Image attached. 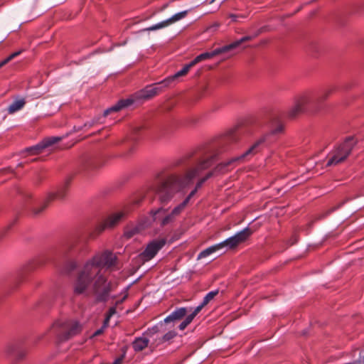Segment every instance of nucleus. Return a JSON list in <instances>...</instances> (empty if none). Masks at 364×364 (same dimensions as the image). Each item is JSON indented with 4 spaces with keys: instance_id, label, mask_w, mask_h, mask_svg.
<instances>
[{
    "instance_id": "nucleus-44",
    "label": "nucleus",
    "mask_w": 364,
    "mask_h": 364,
    "mask_svg": "<svg viewBox=\"0 0 364 364\" xmlns=\"http://www.w3.org/2000/svg\"><path fill=\"white\" fill-rule=\"evenodd\" d=\"M59 272L60 274L66 276L68 273L67 267H64L63 269H59Z\"/></svg>"
},
{
    "instance_id": "nucleus-36",
    "label": "nucleus",
    "mask_w": 364,
    "mask_h": 364,
    "mask_svg": "<svg viewBox=\"0 0 364 364\" xmlns=\"http://www.w3.org/2000/svg\"><path fill=\"white\" fill-rule=\"evenodd\" d=\"M166 213V210L165 209H163V208H159L156 210H152L151 211V213L153 214L154 215V220H156L159 218V215L160 214H164Z\"/></svg>"
},
{
    "instance_id": "nucleus-17",
    "label": "nucleus",
    "mask_w": 364,
    "mask_h": 364,
    "mask_svg": "<svg viewBox=\"0 0 364 364\" xmlns=\"http://www.w3.org/2000/svg\"><path fill=\"white\" fill-rule=\"evenodd\" d=\"M59 193H50L48 194L46 198L44 199V200L42 202V203L40 205L39 208H36L34 209V213L35 214H39L41 213L43 210L46 209V208L48 206L50 201L54 200L55 198H60Z\"/></svg>"
},
{
    "instance_id": "nucleus-6",
    "label": "nucleus",
    "mask_w": 364,
    "mask_h": 364,
    "mask_svg": "<svg viewBox=\"0 0 364 364\" xmlns=\"http://www.w3.org/2000/svg\"><path fill=\"white\" fill-rule=\"evenodd\" d=\"M153 90L151 85H147L144 89L135 92L132 97L120 100L116 105L105 110L104 116L106 117L112 112H118L123 108L127 107L137 100H148L153 97L155 96Z\"/></svg>"
},
{
    "instance_id": "nucleus-16",
    "label": "nucleus",
    "mask_w": 364,
    "mask_h": 364,
    "mask_svg": "<svg viewBox=\"0 0 364 364\" xmlns=\"http://www.w3.org/2000/svg\"><path fill=\"white\" fill-rule=\"evenodd\" d=\"M187 309L185 307L176 309L170 315L164 318V323H168L171 322L178 321L182 319L186 314Z\"/></svg>"
},
{
    "instance_id": "nucleus-3",
    "label": "nucleus",
    "mask_w": 364,
    "mask_h": 364,
    "mask_svg": "<svg viewBox=\"0 0 364 364\" xmlns=\"http://www.w3.org/2000/svg\"><path fill=\"white\" fill-rule=\"evenodd\" d=\"M332 90L326 89L321 92L319 96L312 100L311 95L307 92L296 95L293 100V105L288 111L289 118L294 119L299 114L304 113L313 105L314 103H318L324 101L330 95Z\"/></svg>"
},
{
    "instance_id": "nucleus-42",
    "label": "nucleus",
    "mask_w": 364,
    "mask_h": 364,
    "mask_svg": "<svg viewBox=\"0 0 364 364\" xmlns=\"http://www.w3.org/2000/svg\"><path fill=\"white\" fill-rule=\"evenodd\" d=\"M345 364H364V355L360 356L359 358L356 360H354L351 363H347Z\"/></svg>"
},
{
    "instance_id": "nucleus-35",
    "label": "nucleus",
    "mask_w": 364,
    "mask_h": 364,
    "mask_svg": "<svg viewBox=\"0 0 364 364\" xmlns=\"http://www.w3.org/2000/svg\"><path fill=\"white\" fill-rule=\"evenodd\" d=\"M192 322V320L189 318L188 316L185 318L183 321H182L180 325L178 326V328L180 330H184L188 324H190Z\"/></svg>"
},
{
    "instance_id": "nucleus-14",
    "label": "nucleus",
    "mask_w": 364,
    "mask_h": 364,
    "mask_svg": "<svg viewBox=\"0 0 364 364\" xmlns=\"http://www.w3.org/2000/svg\"><path fill=\"white\" fill-rule=\"evenodd\" d=\"M226 52H228L227 48H225V46H223L221 48H216L211 52H205V53H201V54L198 55L197 57H196L194 58V60H193L191 62L195 65L197 63H198L203 60H205L212 58L218 55H220L221 53H226Z\"/></svg>"
},
{
    "instance_id": "nucleus-34",
    "label": "nucleus",
    "mask_w": 364,
    "mask_h": 364,
    "mask_svg": "<svg viewBox=\"0 0 364 364\" xmlns=\"http://www.w3.org/2000/svg\"><path fill=\"white\" fill-rule=\"evenodd\" d=\"M203 184L201 183V181H198L196 182L194 188L189 193L188 195L189 198H193L195 194L197 193V191L202 187Z\"/></svg>"
},
{
    "instance_id": "nucleus-30",
    "label": "nucleus",
    "mask_w": 364,
    "mask_h": 364,
    "mask_svg": "<svg viewBox=\"0 0 364 364\" xmlns=\"http://www.w3.org/2000/svg\"><path fill=\"white\" fill-rule=\"evenodd\" d=\"M21 53V50L13 53L9 56H8L6 58H5L2 61H1L0 62V68L2 66H4V65H6V63H8L9 61H11L12 59H14L15 57L18 56Z\"/></svg>"
},
{
    "instance_id": "nucleus-39",
    "label": "nucleus",
    "mask_w": 364,
    "mask_h": 364,
    "mask_svg": "<svg viewBox=\"0 0 364 364\" xmlns=\"http://www.w3.org/2000/svg\"><path fill=\"white\" fill-rule=\"evenodd\" d=\"M212 177H213V173L208 171L203 177L199 178L198 181H201V183L203 184L206 181H208L209 178Z\"/></svg>"
},
{
    "instance_id": "nucleus-4",
    "label": "nucleus",
    "mask_w": 364,
    "mask_h": 364,
    "mask_svg": "<svg viewBox=\"0 0 364 364\" xmlns=\"http://www.w3.org/2000/svg\"><path fill=\"white\" fill-rule=\"evenodd\" d=\"M356 144L357 141L354 137H347L343 143L340 144L331 152V157L326 166H337L343 162L350 154Z\"/></svg>"
},
{
    "instance_id": "nucleus-26",
    "label": "nucleus",
    "mask_w": 364,
    "mask_h": 364,
    "mask_svg": "<svg viewBox=\"0 0 364 364\" xmlns=\"http://www.w3.org/2000/svg\"><path fill=\"white\" fill-rule=\"evenodd\" d=\"M151 86L154 90L153 92H154V95H156L159 92H161L164 88L167 87L169 85H165L164 84L162 83V80H161L159 82L154 83V84L151 85Z\"/></svg>"
},
{
    "instance_id": "nucleus-22",
    "label": "nucleus",
    "mask_w": 364,
    "mask_h": 364,
    "mask_svg": "<svg viewBox=\"0 0 364 364\" xmlns=\"http://www.w3.org/2000/svg\"><path fill=\"white\" fill-rule=\"evenodd\" d=\"M190 10H185L177 14H175L170 18H167L168 23L170 25L175 23L177 21H181V19L186 17Z\"/></svg>"
},
{
    "instance_id": "nucleus-32",
    "label": "nucleus",
    "mask_w": 364,
    "mask_h": 364,
    "mask_svg": "<svg viewBox=\"0 0 364 364\" xmlns=\"http://www.w3.org/2000/svg\"><path fill=\"white\" fill-rule=\"evenodd\" d=\"M205 306L206 305L203 304V302L202 301V303L198 306L191 314L187 316L193 321L195 316L202 310Z\"/></svg>"
},
{
    "instance_id": "nucleus-15",
    "label": "nucleus",
    "mask_w": 364,
    "mask_h": 364,
    "mask_svg": "<svg viewBox=\"0 0 364 364\" xmlns=\"http://www.w3.org/2000/svg\"><path fill=\"white\" fill-rule=\"evenodd\" d=\"M194 66L192 62L186 64L181 70L176 73L174 75H171L162 80V83L165 85H170L176 79L179 77L183 76L187 74L189 70Z\"/></svg>"
},
{
    "instance_id": "nucleus-33",
    "label": "nucleus",
    "mask_w": 364,
    "mask_h": 364,
    "mask_svg": "<svg viewBox=\"0 0 364 364\" xmlns=\"http://www.w3.org/2000/svg\"><path fill=\"white\" fill-rule=\"evenodd\" d=\"M205 306L206 305L203 304V302L202 301V303L198 306L191 314L187 316L193 321L195 316L202 310Z\"/></svg>"
},
{
    "instance_id": "nucleus-38",
    "label": "nucleus",
    "mask_w": 364,
    "mask_h": 364,
    "mask_svg": "<svg viewBox=\"0 0 364 364\" xmlns=\"http://www.w3.org/2000/svg\"><path fill=\"white\" fill-rule=\"evenodd\" d=\"M80 330V326L77 323L73 324L72 326H70V336L71 334H75L77 333Z\"/></svg>"
},
{
    "instance_id": "nucleus-5",
    "label": "nucleus",
    "mask_w": 364,
    "mask_h": 364,
    "mask_svg": "<svg viewBox=\"0 0 364 364\" xmlns=\"http://www.w3.org/2000/svg\"><path fill=\"white\" fill-rule=\"evenodd\" d=\"M46 333H51L57 337L56 347L58 350L65 352L68 349L67 339L68 336V323L66 317L55 320Z\"/></svg>"
},
{
    "instance_id": "nucleus-47",
    "label": "nucleus",
    "mask_w": 364,
    "mask_h": 364,
    "mask_svg": "<svg viewBox=\"0 0 364 364\" xmlns=\"http://www.w3.org/2000/svg\"><path fill=\"white\" fill-rule=\"evenodd\" d=\"M167 6H168L167 4L164 5V9L166 8V7H167Z\"/></svg>"
},
{
    "instance_id": "nucleus-28",
    "label": "nucleus",
    "mask_w": 364,
    "mask_h": 364,
    "mask_svg": "<svg viewBox=\"0 0 364 364\" xmlns=\"http://www.w3.org/2000/svg\"><path fill=\"white\" fill-rule=\"evenodd\" d=\"M125 298L126 296H124L122 300L116 301L115 306H112L109 309L105 323L107 322L114 314H116V306L121 304L125 299Z\"/></svg>"
},
{
    "instance_id": "nucleus-25",
    "label": "nucleus",
    "mask_w": 364,
    "mask_h": 364,
    "mask_svg": "<svg viewBox=\"0 0 364 364\" xmlns=\"http://www.w3.org/2000/svg\"><path fill=\"white\" fill-rule=\"evenodd\" d=\"M252 38V37L250 36H244V37L241 38L240 40L236 41H235L228 46H225V48H227V51H229L232 49H234V48L238 47L243 42L250 41Z\"/></svg>"
},
{
    "instance_id": "nucleus-29",
    "label": "nucleus",
    "mask_w": 364,
    "mask_h": 364,
    "mask_svg": "<svg viewBox=\"0 0 364 364\" xmlns=\"http://www.w3.org/2000/svg\"><path fill=\"white\" fill-rule=\"evenodd\" d=\"M218 292L219 291L218 289L208 292L203 298V304L207 305L212 299H214V297L218 294Z\"/></svg>"
},
{
    "instance_id": "nucleus-23",
    "label": "nucleus",
    "mask_w": 364,
    "mask_h": 364,
    "mask_svg": "<svg viewBox=\"0 0 364 364\" xmlns=\"http://www.w3.org/2000/svg\"><path fill=\"white\" fill-rule=\"evenodd\" d=\"M169 24L168 23V21L167 20H164L163 21H161L158 23H156L151 26H149L148 28H144L142 30H141L139 32H143V31H156V30H159V29H161V28H166L167 26H168Z\"/></svg>"
},
{
    "instance_id": "nucleus-1",
    "label": "nucleus",
    "mask_w": 364,
    "mask_h": 364,
    "mask_svg": "<svg viewBox=\"0 0 364 364\" xmlns=\"http://www.w3.org/2000/svg\"><path fill=\"white\" fill-rule=\"evenodd\" d=\"M240 135L239 130H230L217 146L198 149L193 154L178 160L176 165L182 166L185 173L183 175L171 173L159 184L156 193L161 202L170 201L177 193L184 194L186 191L193 184L194 178L198 177L203 171L211 166L218 160L220 154L228 150V144L237 141Z\"/></svg>"
},
{
    "instance_id": "nucleus-13",
    "label": "nucleus",
    "mask_w": 364,
    "mask_h": 364,
    "mask_svg": "<svg viewBox=\"0 0 364 364\" xmlns=\"http://www.w3.org/2000/svg\"><path fill=\"white\" fill-rule=\"evenodd\" d=\"M125 216L124 212H119L110 215L104 223L99 224L95 228L96 230H99V232H102L106 228H112L117 225Z\"/></svg>"
},
{
    "instance_id": "nucleus-27",
    "label": "nucleus",
    "mask_w": 364,
    "mask_h": 364,
    "mask_svg": "<svg viewBox=\"0 0 364 364\" xmlns=\"http://www.w3.org/2000/svg\"><path fill=\"white\" fill-rule=\"evenodd\" d=\"M176 218V216L175 215H172V212H171L169 214H168L167 215L162 218L160 223L163 226L167 225L173 223L175 220Z\"/></svg>"
},
{
    "instance_id": "nucleus-21",
    "label": "nucleus",
    "mask_w": 364,
    "mask_h": 364,
    "mask_svg": "<svg viewBox=\"0 0 364 364\" xmlns=\"http://www.w3.org/2000/svg\"><path fill=\"white\" fill-rule=\"evenodd\" d=\"M25 105V100L23 99L18 100L13 102L8 107V112L13 114L20 109H21Z\"/></svg>"
},
{
    "instance_id": "nucleus-12",
    "label": "nucleus",
    "mask_w": 364,
    "mask_h": 364,
    "mask_svg": "<svg viewBox=\"0 0 364 364\" xmlns=\"http://www.w3.org/2000/svg\"><path fill=\"white\" fill-rule=\"evenodd\" d=\"M158 332V327L154 326L151 328H149L142 336L137 337L132 342V347L134 351L139 352L145 349L149 343V338L152 337L155 333Z\"/></svg>"
},
{
    "instance_id": "nucleus-20",
    "label": "nucleus",
    "mask_w": 364,
    "mask_h": 364,
    "mask_svg": "<svg viewBox=\"0 0 364 364\" xmlns=\"http://www.w3.org/2000/svg\"><path fill=\"white\" fill-rule=\"evenodd\" d=\"M220 245L218 243V244L214 245L213 246H210V247L206 248L205 250H204L200 252V254L198 256V259L205 258L213 252H215L218 250H221V247Z\"/></svg>"
},
{
    "instance_id": "nucleus-24",
    "label": "nucleus",
    "mask_w": 364,
    "mask_h": 364,
    "mask_svg": "<svg viewBox=\"0 0 364 364\" xmlns=\"http://www.w3.org/2000/svg\"><path fill=\"white\" fill-rule=\"evenodd\" d=\"M177 333L175 331H170L164 334L163 336L156 339V345L161 344L164 342L169 341L176 336Z\"/></svg>"
},
{
    "instance_id": "nucleus-43",
    "label": "nucleus",
    "mask_w": 364,
    "mask_h": 364,
    "mask_svg": "<svg viewBox=\"0 0 364 364\" xmlns=\"http://www.w3.org/2000/svg\"><path fill=\"white\" fill-rule=\"evenodd\" d=\"M104 328H105V325L102 327H101L100 329L95 331V333L92 334V336H99L101 333H102Z\"/></svg>"
},
{
    "instance_id": "nucleus-41",
    "label": "nucleus",
    "mask_w": 364,
    "mask_h": 364,
    "mask_svg": "<svg viewBox=\"0 0 364 364\" xmlns=\"http://www.w3.org/2000/svg\"><path fill=\"white\" fill-rule=\"evenodd\" d=\"M137 232L136 228H134L130 230H127L124 233V236L127 238L132 237Z\"/></svg>"
},
{
    "instance_id": "nucleus-31",
    "label": "nucleus",
    "mask_w": 364,
    "mask_h": 364,
    "mask_svg": "<svg viewBox=\"0 0 364 364\" xmlns=\"http://www.w3.org/2000/svg\"><path fill=\"white\" fill-rule=\"evenodd\" d=\"M205 306L206 305L203 304V302L202 301V303L198 306L191 314L187 316L193 321L195 316L202 310Z\"/></svg>"
},
{
    "instance_id": "nucleus-10",
    "label": "nucleus",
    "mask_w": 364,
    "mask_h": 364,
    "mask_svg": "<svg viewBox=\"0 0 364 364\" xmlns=\"http://www.w3.org/2000/svg\"><path fill=\"white\" fill-rule=\"evenodd\" d=\"M63 139L62 136H49L45 138L38 144L26 148L23 152L31 155H36L41 153L44 149L49 148L52 145L60 141Z\"/></svg>"
},
{
    "instance_id": "nucleus-19",
    "label": "nucleus",
    "mask_w": 364,
    "mask_h": 364,
    "mask_svg": "<svg viewBox=\"0 0 364 364\" xmlns=\"http://www.w3.org/2000/svg\"><path fill=\"white\" fill-rule=\"evenodd\" d=\"M46 262V259L43 256H38L28 263V268L30 270H33L38 267L43 266Z\"/></svg>"
},
{
    "instance_id": "nucleus-45",
    "label": "nucleus",
    "mask_w": 364,
    "mask_h": 364,
    "mask_svg": "<svg viewBox=\"0 0 364 364\" xmlns=\"http://www.w3.org/2000/svg\"><path fill=\"white\" fill-rule=\"evenodd\" d=\"M69 267H70V271L71 269H73L75 267V264L74 263L70 262Z\"/></svg>"
},
{
    "instance_id": "nucleus-9",
    "label": "nucleus",
    "mask_w": 364,
    "mask_h": 364,
    "mask_svg": "<svg viewBox=\"0 0 364 364\" xmlns=\"http://www.w3.org/2000/svg\"><path fill=\"white\" fill-rule=\"evenodd\" d=\"M251 235V230L248 228H245L242 230L237 232L235 235L220 242L219 244L221 245H220L221 250L224 248L225 250L232 249L237 247L239 244L245 242Z\"/></svg>"
},
{
    "instance_id": "nucleus-2",
    "label": "nucleus",
    "mask_w": 364,
    "mask_h": 364,
    "mask_svg": "<svg viewBox=\"0 0 364 364\" xmlns=\"http://www.w3.org/2000/svg\"><path fill=\"white\" fill-rule=\"evenodd\" d=\"M116 262L117 257L109 250L95 255L78 271L73 283L74 293L77 295L84 294L90 287L97 304H105L110 299H115L116 296L111 294L117 284L109 280L102 272V269H111Z\"/></svg>"
},
{
    "instance_id": "nucleus-7",
    "label": "nucleus",
    "mask_w": 364,
    "mask_h": 364,
    "mask_svg": "<svg viewBox=\"0 0 364 364\" xmlns=\"http://www.w3.org/2000/svg\"><path fill=\"white\" fill-rule=\"evenodd\" d=\"M257 144L255 146H250L245 152L239 156L233 157L229 161L218 164L210 171L213 176L222 175L229 171V166L244 161L247 158L252 157V153L257 149Z\"/></svg>"
},
{
    "instance_id": "nucleus-46",
    "label": "nucleus",
    "mask_w": 364,
    "mask_h": 364,
    "mask_svg": "<svg viewBox=\"0 0 364 364\" xmlns=\"http://www.w3.org/2000/svg\"><path fill=\"white\" fill-rule=\"evenodd\" d=\"M215 1V0H210V1H209V4H213Z\"/></svg>"
},
{
    "instance_id": "nucleus-18",
    "label": "nucleus",
    "mask_w": 364,
    "mask_h": 364,
    "mask_svg": "<svg viewBox=\"0 0 364 364\" xmlns=\"http://www.w3.org/2000/svg\"><path fill=\"white\" fill-rule=\"evenodd\" d=\"M191 198L188 196L177 206L172 210V215H175L176 217L178 216L186 208L188 204L190 203Z\"/></svg>"
},
{
    "instance_id": "nucleus-8",
    "label": "nucleus",
    "mask_w": 364,
    "mask_h": 364,
    "mask_svg": "<svg viewBox=\"0 0 364 364\" xmlns=\"http://www.w3.org/2000/svg\"><path fill=\"white\" fill-rule=\"evenodd\" d=\"M284 132V125L279 121L273 122L270 129L265 134L258 139L251 146H255L257 144V149L252 153V156L259 152L264 144L267 142H272L273 139L272 137H274Z\"/></svg>"
},
{
    "instance_id": "nucleus-40",
    "label": "nucleus",
    "mask_w": 364,
    "mask_h": 364,
    "mask_svg": "<svg viewBox=\"0 0 364 364\" xmlns=\"http://www.w3.org/2000/svg\"><path fill=\"white\" fill-rule=\"evenodd\" d=\"M125 351L117 358H116L112 364H122L125 358Z\"/></svg>"
},
{
    "instance_id": "nucleus-11",
    "label": "nucleus",
    "mask_w": 364,
    "mask_h": 364,
    "mask_svg": "<svg viewBox=\"0 0 364 364\" xmlns=\"http://www.w3.org/2000/svg\"><path fill=\"white\" fill-rule=\"evenodd\" d=\"M164 239L154 240L146 246L143 252L140 254L141 259L149 261L154 257L157 252L164 246Z\"/></svg>"
},
{
    "instance_id": "nucleus-37",
    "label": "nucleus",
    "mask_w": 364,
    "mask_h": 364,
    "mask_svg": "<svg viewBox=\"0 0 364 364\" xmlns=\"http://www.w3.org/2000/svg\"><path fill=\"white\" fill-rule=\"evenodd\" d=\"M229 16L232 19V21H238L239 18H246V16L244 14H230Z\"/></svg>"
}]
</instances>
